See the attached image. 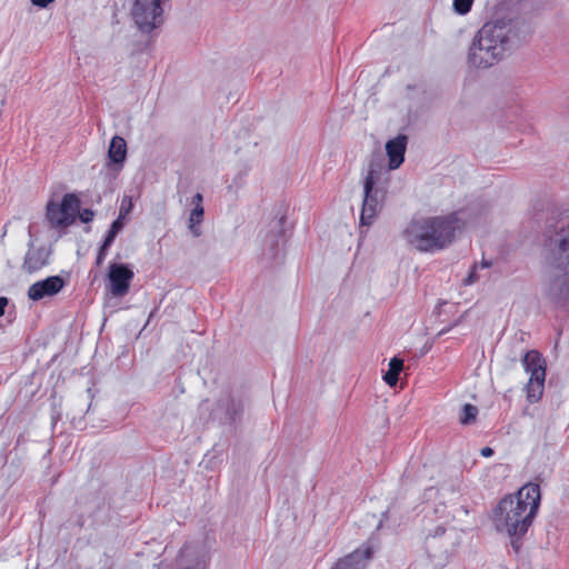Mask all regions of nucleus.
<instances>
[{"label":"nucleus","instance_id":"obj_1","mask_svg":"<svg viewBox=\"0 0 569 569\" xmlns=\"http://www.w3.org/2000/svg\"><path fill=\"white\" fill-rule=\"evenodd\" d=\"M540 498L539 486L527 483L517 493L500 499L492 510L495 529L510 537L516 550L519 548V540L532 525L540 506Z\"/></svg>","mask_w":569,"mask_h":569},{"label":"nucleus","instance_id":"obj_2","mask_svg":"<svg viewBox=\"0 0 569 569\" xmlns=\"http://www.w3.org/2000/svg\"><path fill=\"white\" fill-rule=\"evenodd\" d=\"M525 26L511 21L486 22L477 32L468 60L472 67L488 68L497 63L506 51L516 48L526 39Z\"/></svg>","mask_w":569,"mask_h":569},{"label":"nucleus","instance_id":"obj_3","mask_svg":"<svg viewBox=\"0 0 569 569\" xmlns=\"http://www.w3.org/2000/svg\"><path fill=\"white\" fill-rule=\"evenodd\" d=\"M463 226L457 212L443 217L413 219L405 229L406 241L422 252H435L448 247Z\"/></svg>","mask_w":569,"mask_h":569},{"label":"nucleus","instance_id":"obj_4","mask_svg":"<svg viewBox=\"0 0 569 569\" xmlns=\"http://www.w3.org/2000/svg\"><path fill=\"white\" fill-rule=\"evenodd\" d=\"M546 263L555 270H569V223L558 221L547 229L543 240Z\"/></svg>","mask_w":569,"mask_h":569},{"label":"nucleus","instance_id":"obj_5","mask_svg":"<svg viewBox=\"0 0 569 569\" xmlns=\"http://www.w3.org/2000/svg\"><path fill=\"white\" fill-rule=\"evenodd\" d=\"M525 371L529 375L526 386L527 399L530 403L540 400L545 389L546 361L537 350L527 351L522 358Z\"/></svg>","mask_w":569,"mask_h":569},{"label":"nucleus","instance_id":"obj_6","mask_svg":"<svg viewBox=\"0 0 569 569\" xmlns=\"http://www.w3.org/2000/svg\"><path fill=\"white\" fill-rule=\"evenodd\" d=\"M379 179V171L370 166L363 182V203L360 214L362 226H371L381 209L382 193L375 189Z\"/></svg>","mask_w":569,"mask_h":569},{"label":"nucleus","instance_id":"obj_7","mask_svg":"<svg viewBox=\"0 0 569 569\" xmlns=\"http://www.w3.org/2000/svg\"><path fill=\"white\" fill-rule=\"evenodd\" d=\"M164 1L134 0L131 13L136 24L142 32H150L162 23V4Z\"/></svg>","mask_w":569,"mask_h":569},{"label":"nucleus","instance_id":"obj_8","mask_svg":"<svg viewBox=\"0 0 569 569\" xmlns=\"http://www.w3.org/2000/svg\"><path fill=\"white\" fill-rule=\"evenodd\" d=\"M134 277L133 270L129 264L122 262H111L107 273V290L116 298H121L129 292L130 283Z\"/></svg>","mask_w":569,"mask_h":569},{"label":"nucleus","instance_id":"obj_9","mask_svg":"<svg viewBox=\"0 0 569 569\" xmlns=\"http://www.w3.org/2000/svg\"><path fill=\"white\" fill-rule=\"evenodd\" d=\"M29 241L28 250L24 254L22 269L28 273H34L50 263L52 250L47 244H36L31 233V227L28 229Z\"/></svg>","mask_w":569,"mask_h":569},{"label":"nucleus","instance_id":"obj_10","mask_svg":"<svg viewBox=\"0 0 569 569\" xmlns=\"http://www.w3.org/2000/svg\"><path fill=\"white\" fill-rule=\"evenodd\" d=\"M375 553L371 541L365 542L360 548L340 558L331 569H366Z\"/></svg>","mask_w":569,"mask_h":569},{"label":"nucleus","instance_id":"obj_11","mask_svg":"<svg viewBox=\"0 0 569 569\" xmlns=\"http://www.w3.org/2000/svg\"><path fill=\"white\" fill-rule=\"evenodd\" d=\"M561 273L550 277L545 283L546 296L556 305L569 301V270H559Z\"/></svg>","mask_w":569,"mask_h":569},{"label":"nucleus","instance_id":"obj_12","mask_svg":"<svg viewBox=\"0 0 569 569\" xmlns=\"http://www.w3.org/2000/svg\"><path fill=\"white\" fill-rule=\"evenodd\" d=\"M64 284L66 282L62 277L50 276L32 283L28 288L27 296L32 301H39L58 295L63 289Z\"/></svg>","mask_w":569,"mask_h":569},{"label":"nucleus","instance_id":"obj_13","mask_svg":"<svg viewBox=\"0 0 569 569\" xmlns=\"http://www.w3.org/2000/svg\"><path fill=\"white\" fill-rule=\"evenodd\" d=\"M407 142L408 138L405 134H398L393 139L387 141L386 152L389 159L388 166L390 170H396L402 164L405 160Z\"/></svg>","mask_w":569,"mask_h":569},{"label":"nucleus","instance_id":"obj_14","mask_svg":"<svg viewBox=\"0 0 569 569\" xmlns=\"http://www.w3.org/2000/svg\"><path fill=\"white\" fill-rule=\"evenodd\" d=\"M47 219L53 228H66L74 222V217H71L54 201H49L47 204Z\"/></svg>","mask_w":569,"mask_h":569},{"label":"nucleus","instance_id":"obj_15","mask_svg":"<svg viewBox=\"0 0 569 569\" xmlns=\"http://www.w3.org/2000/svg\"><path fill=\"white\" fill-rule=\"evenodd\" d=\"M108 158L112 164H122L127 158V142L120 136H114L109 146Z\"/></svg>","mask_w":569,"mask_h":569},{"label":"nucleus","instance_id":"obj_16","mask_svg":"<svg viewBox=\"0 0 569 569\" xmlns=\"http://www.w3.org/2000/svg\"><path fill=\"white\" fill-rule=\"evenodd\" d=\"M403 369V361L400 358L393 357L389 361V369L383 375L385 382L390 386L395 387L398 383L399 375Z\"/></svg>","mask_w":569,"mask_h":569},{"label":"nucleus","instance_id":"obj_17","mask_svg":"<svg viewBox=\"0 0 569 569\" xmlns=\"http://www.w3.org/2000/svg\"><path fill=\"white\" fill-rule=\"evenodd\" d=\"M204 208L197 207L190 211L189 220H188V229L192 233L193 237L201 236V223L203 221Z\"/></svg>","mask_w":569,"mask_h":569},{"label":"nucleus","instance_id":"obj_18","mask_svg":"<svg viewBox=\"0 0 569 569\" xmlns=\"http://www.w3.org/2000/svg\"><path fill=\"white\" fill-rule=\"evenodd\" d=\"M61 208L67 211V213L71 217L77 216L79 210L80 200L74 193H66L60 202Z\"/></svg>","mask_w":569,"mask_h":569},{"label":"nucleus","instance_id":"obj_19","mask_svg":"<svg viewBox=\"0 0 569 569\" xmlns=\"http://www.w3.org/2000/svg\"><path fill=\"white\" fill-rule=\"evenodd\" d=\"M492 266V262L486 259H482L480 263H473L471 267L467 278L463 280L465 286H471L480 279L479 270L488 269Z\"/></svg>","mask_w":569,"mask_h":569},{"label":"nucleus","instance_id":"obj_20","mask_svg":"<svg viewBox=\"0 0 569 569\" xmlns=\"http://www.w3.org/2000/svg\"><path fill=\"white\" fill-rule=\"evenodd\" d=\"M247 174H248V169L240 170L237 174H234V177L232 178L231 182L228 183V186H227L228 192L231 193L233 197H237L239 190L246 183Z\"/></svg>","mask_w":569,"mask_h":569},{"label":"nucleus","instance_id":"obj_21","mask_svg":"<svg viewBox=\"0 0 569 569\" xmlns=\"http://www.w3.org/2000/svg\"><path fill=\"white\" fill-rule=\"evenodd\" d=\"M447 532L446 528L443 526H437L432 535H428L426 537V549L429 553V557L435 558L437 557L436 553H430L431 549H435L437 547V539L445 536Z\"/></svg>","mask_w":569,"mask_h":569},{"label":"nucleus","instance_id":"obj_22","mask_svg":"<svg viewBox=\"0 0 569 569\" xmlns=\"http://www.w3.org/2000/svg\"><path fill=\"white\" fill-rule=\"evenodd\" d=\"M122 227H123V222L121 220V217H119L111 223L110 229L108 230V232L103 239L104 248L111 247V244L113 243L117 234L120 232Z\"/></svg>","mask_w":569,"mask_h":569},{"label":"nucleus","instance_id":"obj_23","mask_svg":"<svg viewBox=\"0 0 569 569\" xmlns=\"http://www.w3.org/2000/svg\"><path fill=\"white\" fill-rule=\"evenodd\" d=\"M478 416V408L473 405L466 403L461 409V415L459 418L460 423L470 425L476 420Z\"/></svg>","mask_w":569,"mask_h":569},{"label":"nucleus","instance_id":"obj_24","mask_svg":"<svg viewBox=\"0 0 569 569\" xmlns=\"http://www.w3.org/2000/svg\"><path fill=\"white\" fill-rule=\"evenodd\" d=\"M475 0H452V7L456 13L465 16L470 12Z\"/></svg>","mask_w":569,"mask_h":569},{"label":"nucleus","instance_id":"obj_25","mask_svg":"<svg viewBox=\"0 0 569 569\" xmlns=\"http://www.w3.org/2000/svg\"><path fill=\"white\" fill-rule=\"evenodd\" d=\"M242 405L240 402H236L233 400L230 401V405L227 409V413L229 416L230 421H234L236 418L241 413Z\"/></svg>","mask_w":569,"mask_h":569},{"label":"nucleus","instance_id":"obj_26","mask_svg":"<svg viewBox=\"0 0 569 569\" xmlns=\"http://www.w3.org/2000/svg\"><path fill=\"white\" fill-rule=\"evenodd\" d=\"M108 249L109 248H104V242H102V244L98 251L97 258H96L97 266L102 264L103 260L106 259Z\"/></svg>","mask_w":569,"mask_h":569},{"label":"nucleus","instance_id":"obj_27","mask_svg":"<svg viewBox=\"0 0 569 569\" xmlns=\"http://www.w3.org/2000/svg\"><path fill=\"white\" fill-rule=\"evenodd\" d=\"M202 202H203V196H202V193L197 192V193L192 197L191 203L193 204V207H194V208H197L198 206H199V207H203V206H202Z\"/></svg>","mask_w":569,"mask_h":569},{"label":"nucleus","instance_id":"obj_28","mask_svg":"<svg viewBox=\"0 0 569 569\" xmlns=\"http://www.w3.org/2000/svg\"><path fill=\"white\" fill-rule=\"evenodd\" d=\"M92 217H93V212L89 209L83 210L82 213L80 214V219L84 223L91 221Z\"/></svg>","mask_w":569,"mask_h":569},{"label":"nucleus","instance_id":"obj_29","mask_svg":"<svg viewBox=\"0 0 569 569\" xmlns=\"http://www.w3.org/2000/svg\"><path fill=\"white\" fill-rule=\"evenodd\" d=\"M31 3L36 7H39V8H46L48 7L51 2H53L54 0H30Z\"/></svg>","mask_w":569,"mask_h":569},{"label":"nucleus","instance_id":"obj_30","mask_svg":"<svg viewBox=\"0 0 569 569\" xmlns=\"http://www.w3.org/2000/svg\"><path fill=\"white\" fill-rule=\"evenodd\" d=\"M9 303V299L7 297H0V317L4 315L6 307Z\"/></svg>","mask_w":569,"mask_h":569},{"label":"nucleus","instance_id":"obj_31","mask_svg":"<svg viewBox=\"0 0 569 569\" xmlns=\"http://www.w3.org/2000/svg\"><path fill=\"white\" fill-rule=\"evenodd\" d=\"M493 455V449L490 447H485L481 449V456L485 458H489Z\"/></svg>","mask_w":569,"mask_h":569},{"label":"nucleus","instance_id":"obj_32","mask_svg":"<svg viewBox=\"0 0 569 569\" xmlns=\"http://www.w3.org/2000/svg\"><path fill=\"white\" fill-rule=\"evenodd\" d=\"M381 526H382V520L379 522L378 529L381 528Z\"/></svg>","mask_w":569,"mask_h":569}]
</instances>
